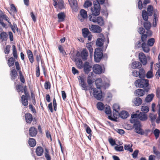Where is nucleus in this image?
Wrapping results in <instances>:
<instances>
[{
	"label": "nucleus",
	"instance_id": "obj_1",
	"mask_svg": "<svg viewBox=\"0 0 160 160\" xmlns=\"http://www.w3.org/2000/svg\"><path fill=\"white\" fill-rule=\"evenodd\" d=\"M78 78L80 86L81 87L82 90L87 91L92 89V94L96 99L98 100L103 99V97L102 95V92L100 88H92V87H90L89 89H88V86L85 82V78L82 76H79Z\"/></svg>",
	"mask_w": 160,
	"mask_h": 160
},
{
	"label": "nucleus",
	"instance_id": "obj_2",
	"mask_svg": "<svg viewBox=\"0 0 160 160\" xmlns=\"http://www.w3.org/2000/svg\"><path fill=\"white\" fill-rule=\"evenodd\" d=\"M141 79L135 81L134 82L135 85L137 87L143 88L146 92H148L149 89L148 88L149 85V80L143 78Z\"/></svg>",
	"mask_w": 160,
	"mask_h": 160
},
{
	"label": "nucleus",
	"instance_id": "obj_3",
	"mask_svg": "<svg viewBox=\"0 0 160 160\" xmlns=\"http://www.w3.org/2000/svg\"><path fill=\"white\" fill-rule=\"evenodd\" d=\"M136 112V113L133 114L131 115V118L133 120H137V119H139L143 121L147 120L148 117L146 113L139 112V111H138Z\"/></svg>",
	"mask_w": 160,
	"mask_h": 160
},
{
	"label": "nucleus",
	"instance_id": "obj_4",
	"mask_svg": "<svg viewBox=\"0 0 160 160\" xmlns=\"http://www.w3.org/2000/svg\"><path fill=\"white\" fill-rule=\"evenodd\" d=\"M103 56V51L102 49L97 48L95 49L94 55V59L96 62H99Z\"/></svg>",
	"mask_w": 160,
	"mask_h": 160
},
{
	"label": "nucleus",
	"instance_id": "obj_5",
	"mask_svg": "<svg viewBox=\"0 0 160 160\" xmlns=\"http://www.w3.org/2000/svg\"><path fill=\"white\" fill-rule=\"evenodd\" d=\"M131 122L134 123V126L137 133L141 134L143 133V130L141 128V125L139 121L133 119L132 120Z\"/></svg>",
	"mask_w": 160,
	"mask_h": 160
},
{
	"label": "nucleus",
	"instance_id": "obj_6",
	"mask_svg": "<svg viewBox=\"0 0 160 160\" xmlns=\"http://www.w3.org/2000/svg\"><path fill=\"white\" fill-rule=\"evenodd\" d=\"M88 16L87 12L83 9H81L78 16V19L81 22L87 20Z\"/></svg>",
	"mask_w": 160,
	"mask_h": 160
},
{
	"label": "nucleus",
	"instance_id": "obj_7",
	"mask_svg": "<svg viewBox=\"0 0 160 160\" xmlns=\"http://www.w3.org/2000/svg\"><path fill=\"white\" fill-rule=\"evenodd\" d=\"M76 56L78 57H80L83 61L86 60L87 59L88 52L86 48H84L81 52H78L76 53Z\"/></svg>",
	"mask_w": 160,
	"mask_h": 160
},
{
	"label": "nucleus",
	"instance_id": "obj_8",
	"mask_svg": "<svg viewBox=\"0 0 160 160\" xmlns=\"http://www.w3.org/2000/svg\"><path fill=\"white\" fill-rule=\"evenodd\" d=\"M15 65L16 67V69L17 71H19V76L20 81L23 83H24L25 82V79L23 75L22 71L20 70L21 68L19 66V64L18 61L15 62Z\"/></svg>",
	"mask_w": 160,
	"mask_h": 160
},
{
	"label": "nucleus",
	"instance_id": "obj_9",
	"mask_svg": "<svg viewBox=\"0 0 160 160\" xmlns=\"http://www.w3.org/2000/svg\"><path fill=\"white\" fill-rule=\"evenodd\" d=\"M101 9L100 5L98 3H94L93 6L91 8L92 13L96 15H98L100 14V11Z\"/></svg>",
	"mask_w": 160,
	"mask_h": 160
},
{
	"label": "nucleus",
	"instance_id": "obj_10",
	"mask_svg": "<svg viewBox=\"0 0 160 160\" xmlns=\"http://www.w3.org/2000/svg\"><path fill=\"white\" fill-rule=\"evenodd\" d=\"M137 46L138 48H142L145 52L147 53L149 52L150 51L149 46L146 44V42H144L141 44L140 42L138 41Z\"/></svg>",
	"mask_w": 160,
	"mask_h": 160
},
{
	"label": "nucleus",
	"instance_id": "obj_11",
	"mask_svg": "<svg viewBox=\"0 0 160 160\" xmlns=\"http://www.w3.org/2000/svg\"><path fill=\"white\" fill-rule=\"evenodd\" d=\"M89 28L90 31L96 33H100L102 31V29L100 27L96 25H89Z\"/></svg>",
	"mask_w": 160,
	"mask_h": 160
},
{
	"label": "nucleus",
	"instance_id": "obj_12",
	"mask_svg": "<svg viewBox=\"0 0 160 160\" xmlns=\"http://www.w3.org/2000/svg\"><path fill=\"white\" fill-rule=\"evenodd\" d=\"M83 70L86 74H88L91 71L92 66L89 62H86L83 65Z\"/></svg>",
	"mask_w": 160,
	"mask_h": 160
},
{
	"label": "nucleus",
	"instance_id": "obj_13",
	"mask_svg": "<svg viewBox=\"0 0 160 160\" xmlns=\"http://www.w3.org/2000/svg\"><path fill=\"white\" fill-rule=\"evenodd\" d=\"M93 72L96 74H100L102 73L103 70L102 67L99 65L96 64L93 67Z\"/></svg>",
	"mask_w": 160,
	"mask_h": 160
},
{
	"label": "nucleus",
	"instance_id": "obj_14",
	"mask_svg": "<svg viewBox=\"0 0 160 160\" xmlns=\"http://www.w3.org/2000/svg\"><path fill=\"white\" fill-rule=\"evenodd\" d=\"M139 58L140 61L143 65L147 63V60L145 54L143 52H140L139 54Z\"/></svg>",
	"mask_w": 160,
	"mask_h": 160
},
{
	"label": "nucleus",
	"instance_id": "obj_15",
	"mask_svg": "<svg viewBox=\"0 0 160 160\" xmlns=\"http://www.w3.org/2000/svg\"><path fill=\"white\" fill-rule=\"evenodd\" d=\"M44 152V148L40 146H38L35 149L36 155L38 157L42 156Z\"/></svg>",
	"mask_w": 160,
	"mask_h": 160
},
{
	"label": "nucleus",
	"instance_id": "obj_16",
	"mask_svg": "<svg viewBox=\"0 0 160 160\" xmlns=\"http://www.w3.org/2000/svg\"><path fill=\"white\" fill-rule=\"evenodd\" d=\"M8 38V34L5 31L0 32V40L2 42L6 41Z\"/></svg>",
	"mask_w": 160,
	"mask_h": 160
},
{
	"label": "nucleus",
	"instance_id": "obj_17",
	"mask_svg": "<svg viewBox=\"0 0 160 160\" xmlns=\"http://www.w3.org/2000/svg\"><path fill=\"white\" fill-rule=\"evenodd\" d=\"M113 116L114 118L117 116V115L119 114V112L120 110V106L117 104H114L113 106Z\"/></svg>",
	"mask_w": 160,
	"mask_h": 160
},
{
	"label": "nucleus",
	"instance_id": "obj_18",
	"mask_svg": "<svg viewBox=\"0 0 160 160\" xmlns=\"http://www.w3.org/2000/svg\"><path fill=\"white\" fill-rule=\"evenodd\" d=\"M21 103L23 106L27 107L28 104V100L30 99V97H27L22 95L21 97Z\"/></svg>",
	"mask_w": 160,
	"mask_h": 160
},
{
	"label": "nucleus",
	"instance_id": "obj_19",
	"mask_svg": "<svg viewBox=\"0 0 160 160\" xmlns=\"http://www.w3.org/2000/svg\"><path fill=\"white\" fill-rule=\"evenodd\" d=\"M37 128L34 127H31L29 129V134L31 137H35L37 134Z\"/></svg>",
	"mask_w": 160,
	"mask_h": 160
},
{
	"label": "nucleus",
	"instance_id": "obj_20",
	"mask_svg": "<svg viewBox=\"0 0 160 160\" xmlns=\"http://www.w3.org/2000/svg\"><path fill=\"white\" fill-rule=\"evenodd\" d=\"M25 118L26 122L29 124L31 123L33 120L32 115L29 112L25 113Z\"/></svg>",
	"mask_w": 160,
	"mask_h": 160
},
{
	"label": "nucleus",
	"instance_id": "obj_21",
	"mask_svg": "<svg viewBox=\"0 0 160 160\" xmlns=\"http://www.w3.org/2000/svg\"><path fill=\"white\" fill-rule=\"evenodd\" d=\"M10 76L11 79L12 80L14 81L17 78L18 73L16 70L15 69H12L11 71Z\"/></svg>",
	"mask_w": 160,
	"mask_h": 160
},
{
	"label": "nucleus",
	"instance_id": "obj_22",
	"mask_svg": "<svg viewBox=\"0 0 160 160\" xmlns=\"http://www.w3.org/2000/svg\"><path fill=\"white\" fill-rule=\"evenodd\" d=\"M27 52L30 62L31 63H33L34 61V59L32 52L30 50L28 49L27 50Z\"/></svg>",
	"mask_w": 160,
	"mask_h": 160
},
{
	"label": "nucleus",
	"instance_id": "obj_23",
	"mask_svg": "<svg viewBox=\"0 0 160 160\" xmlns=\"http://www.w3.org/2000/svg\"><path fill=\"white\" fill-rule=\"evenodd\" d=\"M76 64L78 68L81 69L83 67V62L82 60L79 58H77L75 59Z\"/></svg>",
	"mask_w": 160,
	"mask_h": 160
},
{
	"label": "nucleus",
	"instance_id": "obj_24",
	"mask_svg": "<svg viewBox=\"0 0 160 160\" xmlns=\"http://www.w3.org/2000/svg\"><path fill=\"white\" fill-rule=\"evenodd\" d=\"M133 103L135 106H138L141 104L142 101L140 98L137 97L134 99Z\"/></svg>",
	"mask_w": 160,
	"mask_h": 160
},
{
	"label": "nucleus",
	"instance_id": "obj_25",
	"mask_svg": "<svg viewBox=\"0 0 160 160\" xmlns=\"http://www.w3.org/2000/svg\"><path fill=\"white\" fill-rule=\"evenodd\" d=\"M153 23L152 25L154 27H156L157 26V23L158 21V14L155 12L153 16Z\"/></svg>",
	"mask_w": 160,
	"mask_h": 160
},
{
	"label": "nucleus",
	"instance_id": "obj_26",
	"mask_svg": "<svg viewBox=\"0 0 160 160\" xmlns=\"http://www.w3.org/2000/svg\"><path fill=\"white\" fill-rule=\"evenodd\" d=\"M66 15L64 12H61L58 14V21L63 22L64 21Z\"/></svg>",
	"mask_w": 160,
	"mask_h": 160
},
{
	"label": "nucleus",
	"instance_id": "obj_27",
	"mask_svg": "<svg viewBox=\"0 0 160 160\" xmlns=\"http://www.w3.org/2000/svg\"><path fill=\"white\" fill-rule=\"evenodd\" d=\"M135 94L136 96L139 97L142 96L144 95L145 92L142 89H138L135 91Z\"/></svg>",
	"mask_w": 160,
	"mask_h": 160
},
{
	"label": "nucleus",
	"instance_id": "obj_28",
	"mask_svg": "<svg viewBox=\"0 0 160 160\" xmlns=\"http://www.w3.org/2000/svg\"><path fill=\"white\" fill-rule=\"evenodd\" d=\"M58 2L57 6L58 8L60 10L65 8L64 3L63 0H58L57 1Z\"/></svg>",
	"mask_w": 160,
	"mask_h": 160
},
{
	"label": "nucleus",
	"instance_id": "obj_29",
	"mask_svg": "<svg viewBox=\"0 0 160 160\" xmlns=\"http://www.w3.org/2000/svg\"><path fill=\"white\" fill-rule=\"evenodd\" d=\"M82 35L85 38H87L88 36L91 33L89 32L88 29L87 28L82 29Z\"/></svg>",
	"mask_w": 160,
	"mask_h": 160
},
{
	"label": "nucleus",
	"instance_id": "obj_30",
	"mask_svg": "<svg viewBox=\"0 0 160 160\" xmlns=\"http://www.w3.org/2000/svg\"><path fill=\"white\" fill-rule=\"evenodd\" d=\"M28 143L31 147H34L36 144V142L34 139L29 138L28 139Z\"/></svg>",
	"mask_w": 160,
	"mask_h": 160
},
{
	"label": "nucleus",
	"instance_id": "obj_31",
	"mask_svg": "<svg viewBox=\"0 0 160 160\" xmlns=\"http://www.w3.org/2000/svg\"><path fill=\"white\" fill-rule=\"evenodd\" d=\"M98 16V15H96L95 14H94L92 13V14L89 16V19L91 21H92L94 23H96V19L97 17V16Z\"/></svg>",
	"mask_w": 160,
	"mask_h": 160
},
{
	"label": "nucleus",
	"instance_id": "obj_32",
	"mask_svg": "<svg viewBox=\"0 0 160 160\" xmlns=\"http://www.w3.org/2000/svg\"><path fill=\"white\" fill-rule=\"evenodd\" d=\"M119 115L122 118L126 119L128 117L129 115L127 112L125 111H122L119 114Z\"/></svg>",
	"mask_w": 160,
	"mask_h": 160
},
{
	"label": "nucleus",
	"instance_id": "obj_33",
	"mask_svg": "<svg viewBox=\"0 0 160 160\" xmlns=\"http://www.w3.org/2000/svg\"><path fill=\"white\" fill-rule=\"evenodd\" d=\"M44 156L47 160H51V158L50 154V152L48 149L46 148L44 153Z\"/></svg>",
	"mask_w": 160,
	"mask_h": 160
},
{
	"label": "nucleus",
	"instance_id": "obj_34",
	"mask_svg": "<svg viewBox=\"0 0 160 160\" xmlns=\"http://www.w3.org/2000/svg\"><path fill=\"white\" fill-rule=\"evenodd\" d=\"M149 14L145 10H143L142 12V16L143 19L145 21H148Z\"/></svg>",
	"mask_w": 160,
	"mask_h": 160
},
{
	"label": "nucleus",
	"instance_id": "obj_35",
	"mask_svg": "<svg viewBox=\"0 0 160 160\" xmlns=\"http://www.w3.org/2000/svg\"><path fill=\"white\" fill-rule=\"evenodd\" d=\"M96 22H97L99 25L102 26L104 24V21L102 18L101 16L97 17Z\"/></svg>",
	"mask_w": 160,
	"mask_h": 160
},
{
	"label": "nucleus",
	"instance_id": "obj_36",
	"mask_svg": "<svg viewBox=\"0 0 160 160\" xmlns=\"http://www.w3.org/2000/svg\"><path fill=\"white\" fill-rule=\"evenodd\" d=\"M132 66L133 68H139L141 67L142 65L139 62L135 61L132 63Z\"/></svg>",
	"mask_w": 160,
	"mask_h": 160
},
{
	"label": "nucleus",
	"instance_id": "obj_37",
	"mask_svg": "<svg viewBox=\"0 0 160 160\" xmlns=\"http://www.w3.org/2000/svg\"><path fill=\"white\" fill-rule=\"evenodd\" d=\"M97 108L100 111L103 110L105 108L104 104L101 102H98L96 104Z\"/></svg>",
	"mask_w": 160,
	"mask_h": 160
},
{
	"label": "nucleus",
	"instance_id": "obj_38",
	"mask_svg": "<svg viewBox=\"0 0 160 160\" xmlns=\"http://www.w3.org/2000/svg\"><path fill=\"white\" fill-rule=\"evenodd\" d=\"M95 84L97 86L96 88H100L102 86V80L100 78L97 79L95 81Z\"/></svg>",
	"mask_w": 160,
	"mask_h": 160
},
{
	"label": "nucleus",
	"instance_id": "obj_39",
	"mask_svg": "<svg viewBox=\"0 0 160 160\" xmlns=\"http://www.w3.org/2000/svg\"><path fill=\"white\" fill-rule=\"evenodd\" d=\"M104 40L102 38H98L96 42V45L98 47H102L103 45Z\"/></svg>",
	"mask_w": 160,
	"mask_h": 160
},
{
	"label": "nucleus",
	"instance_id": "obj_40",
	"mask_svg": "<svg viewBox=\"0 0 160 160\" xmlns=\"http://www.w3.org/2000/svg\"><path fill=\"white\" fill-rule=\"evenodd\" d=\"M15 61V59L12 57H10L8 59V64L9 67H10L13 66Z\"/></svg>",
	"mask_w": 160,
	"mask_h": 160
},
{
	"label": "nucleus",
	"instance_id": "obj_41",
	"mask_svg": "<svg viewBox=\"0 0 160 160\" xmlns=\"http://www.w3.org/2000/svg\"><path fill=\"white\" fill-rule=\"evenodd\" d=\"M138 76L140 78H144L145 77V71L143 68L140 69Z\"/></svg>",
	"mask_w": 160,
	"mask_h": 160
},
{
	"label": "nucleus",
	"instance_id": "obj_42",
	"mask_svg": "<svg viewBox=\"0 0 160 160\" xmlns=\"http://www.w3.org/2000/svg\"><path fill=\"white\" fill-rule=\"evenodd\" d=\"M153 8L152 5H149L148 6L147 8V13H148L149 16H152L153 13Z\"/></svg>",
	"mask_w": 160,
	"mask_h": 160
},
{
	"label": "nucleus",
	"instance_id": "obj_43",
	"mask_svg": "<svg viewBox=\"0 0 160 160\" xmlns=\"http://www.w3.org/2000/svg\"><path fill=\"white\" fill-rule=\"evenodd\" d=\"M154 95L153 94H148L145 98L146 101L147 102H150L153 99Z\"/></svg>",
	"mask_w": 160,
	"mask_h": 160
},
{
	"label": "nucleus",
	"instance_id": "obj_44",
	"mask_svg": "<svg viewBox=\"0 0 160 160\" xmlns=\"http://www.w3.org/2000/svg\"><path fill=\"white\" fill-rule=\"evenodd\" d=\"M12 54L15 59H17L18 58L17 52L16 48L14 45L12 46Z\"/></svg>",
	"mask_w": 160,
	"mask_h": 160
},
{
	"label": "nucleus",
	"instance_id": "obj_45",
	"mask_svg": "<svg viewBox=\"0 0 160 160\" xmlns=\"http://www.w3.org/2000/svg\"><path fill=\"white\" fill-rule=\"evenodd\" d=\"M10 27L11 28L12 31L14 33H15V30H17V31L18 32V28L17 26V25L15 23H13V25L10 24Z\"/></svg>",
	"mask_w": 160,
	"mask_h": 160
},
{
	"label": "nucleus",
	"instance_id": "obj_46",
	"mask_svg": "<svg viewBox=\"0 0 160 160\" xmlns=\"http://www.w3.org/2000/svg\"><path fill=\"white\" fill-rule=\"evenodd\" d=\"M149 110V107L147 106L143 105L141 107V111L142 112L146 113L148 112Z\"/></svg>",
	"mask_w": 160,
	"mask_h": 160
},
{
	"label": "nucleus",
	"instance_id": "obj_47",
	"mask_svg": "<svg viewBox=\"0 0 160 160\" xmlns=\"http://www.w3.org/2000/svg\"><path fill=\"white\" fill-rule=\"evenodd\" d=\"M155 42L154 38H150L148 40L147 44L149 47H152L153 45Z\"/></svg>",
	"mask_w": 160,
	"mask_h": 160
},
{
	"label": "nucleus",
	"instance_id": "obj_48",
	"mask_svg": "<svg viewBox=\"0 0 160 160\" xmlns=\"http://www.w3.org/2000/svg\"><path fill=\"white\" fill-rule=\"evenodd\" d=\"M124 146V149L125 150H127L128 151H129L130 152H132L133 149L132 148V144L131 145L125 144Z\"/></svg>",
	"mask_w": 160,
	"mask_h": 160
},
{
	"label": "nucleus",
	"instance_id": "obj_49",
	"mask_svg": "<svg viewBox=\"0 0 160 160\" xmlns=\"http://www.w3.org/2000/svg\"><path fill=\"white\" fill-rule=\"evenodd\" d=\"M147 35L146 34H142L141 36V40L138 41L140 42L141 44L144 42H146L147 41Z\"/></svg>",
	"mask_w": 160,
	"mask_h": 160
},
{
	"label": "nucleus",
	"instance_id": "obj_50",
	"mask_svg": "<svg viewBox=\"0 0 160 160\" xmlns=\"http://www.w3.org/2000/svg\"><path fill=\"white\" fill-rule=\"evenodd\" d=\"M149 117L150 119L151 122H154L156 119V120L157 114L150 113L149 114Z\"/></svg>",
	"mask_w": 160,
	"mask_h": 160
},
{
	"label": "nucleus",
	"instance_id": "obj_51",
	"mask_svg": "<svg viewBox=\"0 0 160 160\" xmlns=\"http://www.w3.org/2000/svg\"><path fill=\"white\" fill-rule=\"evenodd\" d=\"M153 133L156 139H157L159 137L160 134V131L158 129H155L153 131Z\"/></svg>",
	"mask_w": 160,
	"mask_h": 160
},
{
	"label": "nucleus",
	"instance_id": "obj_52",
	"mask_svg": "<svg viewBox=\"0 0 160 160\" xmlns=\"http://www.w3.org/2000/svg\"><path fill=\"white\" fill-rule=\"evenodd\" d=\"M92 5V3L91 1L88 0H87L85 2L83 6L85 8H88L91 6Z\"/></svg>",
	"mask_w": 160,
	"mask_h": 160
},
{
	"label": "nucleus",
	"instance_id": "obj_53",
	"mask_svg": "<svg viewBox=\"0 0 160 160\" xmlns=\"http://www.w3.org/2000/svg\"><path fill=\"white\" fill-rule=\"evenodd\" d=\"M86 47L89 51L90 54L91 55L92 53L93 49L92 45H91V43L90 42L87 43L86 44Z\"/></svg>",
	"mask_w": 160,
	"mask_h": 160
},
{
	"label": "nucleus",
	"instance_id": "obj_54",
	"mask_svg": "<svg viewBox=\"0 0 160 160\" xmlns=\"http://www.w3.org/2000/svg\"><path fill=\"white\" fill-rule=\"evenodd\" d=\"M146 21L144 23V27L146 29H150L151 27V23L148 20Z\"/></svg>",
	"mask_w": 160,
	"mask_h": 160
},
{
	"label": "nucleus",
	"instance_id": "obj_55",
	"mask_svg": "<svg viewBox=\"0 0 160 160\" xmlns=\"http://www.w3.org/2000/svg\"><path fill=\"white\" fill-rule=\"evenodd\" d=\"M153 150L154 154L158 157H160V152H159L156 148L155 146L153 147Z\"/></svg>",
	"mask_w": 160,
	"mask_h": 160
},
{
	"label": "nucleus",
	"instance_id": "obj_56",
	"mask_svg": "<svg viewBox=\"0 0 160 160\" xmlns=\"http://www.w3.org/2000/svg\"><path fill=\"white\" fill-rule=\"evenodd\" d=\"M68 1L71 7L76 6L77 5V2L76 0H68Z\"/></svg>",
	"mask_w": 160,
	"mask_h": 160
},
{
	"label": "nucleus",
	"instance_id": "obj_57",
	"mask_svg": "<svg viewBox=\"0 0 160 160\" xmlns=\"http://www.w3.org/2000/svg\"><path fill=\"white\" fill-rule=\"evenodd\" d=\"M58 48L60 52L62 53L64 56L66 55L67 54L66 52L61 45H59L58 46Z\"/></svg>",
	"mask_w": 160,
	"mask_h": 160
},
{
	"label": "nucleus",
	"instance_id": "obj_58",
	"mask_svg": "<svg viewBox=\"0 0 160 160\" xmlns=\"http://www.w3.org/2000/svg\"><path fill=\"white\" fill-rule=\"evenodd\" d=\"M44 88L46 90L50 89L51 87V84L50 82H45L44 83Z\"/></svg>",
	"mask_w": 160,
	"mask_h": 160
},
{
	"label": "nucleus",
	"instance_id": "obj_59",
	"mask_svg": "<svg viewBox=\"0 0 160 160\" xmlns=\"http://www.w3.org/2000/svg\"><path fill=\"white\" fill-rule=\"evenodd\" d=\"M36 58L37 62L38 65H39V63L41 59L42 56L41 53L40 52L39 54H37L36 56Z\"/></svg>",
	"mask_w": 160,
	"mask_h": 160
},
{
	"label": "nucleus",
	"instance_id": "obj_60",
	"mask_svg": "<svg viewBox=\"0 0 160 160\" xmlns=\"http://www.w3.org/2000/svg\"><path fill=\"white\" fill-rule=\"evenodd\" d=\"M105 108V112L107 114H111V110L110 106H108Z\"/></svg>",
	"mask_w": 160,
	"mask_h": 160
},
{
	"label": "nucleus",
	"instance_id": "obj_61",
	"mask_svg": "<svg viewBox=\"0 0 160 160\" xmlns=\"http://www.w3.org/2000/svg\"><path fill=\"white\" fill-rule=\"evenodd\" d=\"M16 88L18 92H23V89H22L23 87L21 85H17L16 86Z\"/></svg>",
	"mask_w": 160,
	"mask_h": 160
},
{
	"label": "nucleus",
	"instance_id": "obj_62",
	"mask_svg": "<svg viewBox=\"0 0 160 160\" xmlns=\"http://www.w3.org/2000/svg\"><path fill=\"white\" fill-rule=\"evenodd\" d=\"M23 90L25 94V95H23L26 97H30L29 93L27 91V88L26 86L24 87Z\"/></svg>",
	"mask_w": 160,
	"mask_h": 160
},
{
	"label": "nucleus",
	"instance_id": "obj_63",
	"mask_svg": "<svg viewBox=\"0 0 160 160\" xmlns=\"http://www.w3.org/2000/svg\"><path fill=\"white\" fill-rule=\"evenodd\" d=\"M29 108L33 113L36 114L37 113V111L35 108L32 104L29 105Z\"/></svg>",
	"mask_w": 160,
	"mask_h": 160
},
{
	"label": "nucleus",
	"instance_id": "obj_64",
	"mask_svg": "<svg viewBox=\"0 0 160 160\" xmlns=\"http://www.w3.org/2000/svg\"><path fill=\"white\" fill-rule=\"evenodd\" d=\"M157 107H158L159 108L158 110V118L156 119V122L157 123H159L160 122V104H159L157 106Z\"/></svg>",
	"mask_w": 160,
	"mask_h": 160
}]
</instances>
